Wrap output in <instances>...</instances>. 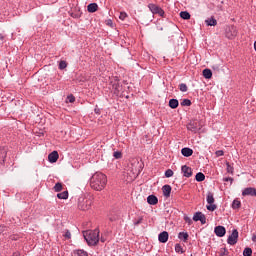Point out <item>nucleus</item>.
Masks as SVG:
<instances>
[{
    "label": "nucleus",
    "mask_w": 256,
    "mask_h": 256,
    "mask_svg": "<svg viewBox=\"0 0 256 256\" xmlns=\"http://www.w3.org/2000/svg\"><path fill=\"white\" fill-rule=\"evenodd\" d=\"M112 89L115 95H119V93H121V91L123 90V86L119 82H114L112 84Z\"/></svg>",
    "instance_id": "2eb2a0df"
},
{
    "label": "nucleus",
    "mask_w": 256,
    "mask_h": 256,
    "mask_svg": "<svg viewBox=\"0 0 256 256\" xmlns=\"http://www.w3.org/2000/svg\"><path fill=\"white\" fill-rule=\"evenodd\" d=\"M180 17L181 19L189 20L191 19V14H189L187 11H182L180 12Z\"/></svg>",
    "instance_id": "c85d7f7f"
},
{
    "label": "nucleus",
    "mask_w": 256,
    "mask_h": 256,
    "mask_svg": "<svg viewBox=\"0 0 256 256\" xmlns=\"http://www.w3.org/2000/svg\"><path fill=\"white\" fill-rule=\"evenodd\" d=\"M232 209H241V201L239 199L233 200Z\"/></svg>",
    "instance_id": "393cba45"
},
{
    "label": "nucleus",
    "mask_w": 256,
    "mask_h": 256,
    "mask_svg": "<svg viewBox=\"0 0 256 256\" xmlns=\"http://www.w3.org/2000/svg\"><path fill=\"white\" fill-rule=\"evenodd\" d=\"M94 112L96 113V115H101V109L99 108H95Z\"/></svg>",
    "instance_id": "de8ad7c7"
},
{
    "label": "nucleus",
    "mask_w": 256,
    "mask_h": 256,
    "mask_svg": "<svg viewBox=\"0 0 256 256\" xmlns=\"http://www.w3.org/2000/svg\"><path fill=\"white\" fill-rule=\"evenodd\" d=\"M48 160L50 163H57L59 160V152L53 151L48 155Z\"/></svg>",
    "instance_id": "4468645a"
},
{
    "label": "nucleus",
    "mask_w": 256,
    "mask_h": 256,
    "mask_svg": "<svg viewBox=\"0 0 256 256\" xmlns=\"http://www.w3.org/2000/svg\"><path fill=\"white\" fill-rule=\"evenodd\" d=\"M107 186V176L101 172H95L90 178V187L94 191H103Z\"/></svg>",
    "instance_id": "f257e3e1"
},
{
    "label": "nucleus",
    "mask_w": 256,
    "mask_h": 256,
    "mask_svg": "<svg viewBox=\"0 0 256 256\" xmlns=\"http://www.w3.org/2000/svg\"><path fill=\"white\" fill-rule=\"evenodd\" d=\"M7 159V147H0V165H5Z\"/></svg>",
    "instance_id": "f8f14e48"
},
{
    "label": "nucleus",
    "mask_w": 256,
    "mask_h": 256,
    "mask_svg": "<svg viewBox=\"0 0 256 256\" xmlns=\"http://www.w3.org/2000/svg\"><path fill=\"white\" fill-rule=\"evenodd\" d=\"M148 9L153 13V15H159L160 17L165 15V11L155 4H148Z\"/></svg>",
    "instance_id": "39448f33"
},
{
    "label": "nucleus",
    "mask_w": 256,
    "mask_h": 256,
    "mask_svg": "<svg viewBox=\"0 0 256 256\" xmlns=\"http://www.w3.org/2000/svg\"><path fill=\"white\" fill-rule=\"evenodd\" d=\"M5 36L3 34H0V41H4Z\"/></svg>",
    "instance_id": "3c124183"
},
{
    "label": "nucleus",
    "mask_w": 256,
    "mask_h": 256,
    "mask_svg": "<svg viewBox=\"0 0 256 256\" xmlns=\"http://www.w3.org/2000/svg\"><path fill=\"white\" fill-rule=\"evenodd\" d=\"M71 15V17H73L74 19H79V14H75V13H71L70 14Z\"/></svg>",
    "instance_id": "49530a36"
},
{
    "label": "nucleus",
    "mask_w": 256,
    "mask_h": 256,
    "mask_svg": "<svg viewBox=\"0 0 256 256\" xmlns=\"http://www.w3.org/2000/svg\"><path fill=\"white\" fill-rule=\"evenodd\" d=\"M159 243H167L169 241V232L163 231L158 235Z\"/></svg>",
    "instance_id": "ddd939ff"
},
{
    "label": "nucleus",
    "mask_w": 256,
    "mask_h": 256,
    "mask_svg": "<svg viewBox=\"0 0 256 256\" xmlns=\"http://www.w3.org/2000/svg\"><path fill=\"white\" fill-rule=\"evenodd\" d=\"M141 223H143V217H139L137 220H134V225H141Z\"/></svg>",
    "instance_id": "a19ab883"
},
{
    "label": "nucleus",
    "mask_w": 256,
    "mask_h": 256,
    "mask_svg": "<svg viewBox=\"0 0 256 256\" xmlns=\"http://www.w3.org/2000/svg\"><path fill=\"white\" fill-rule=\"evenodd\" d=\"M181 171H182L184 177L189 178V177L193 176V170L191 169V167H189L187 165H183L181 167Z\"/></svg>",
    "instance_id": "9b49d317"
},
{
    "label": "nucleus",
    "mask_w": 256,
    "mask_h": 256,
    "mask_svg": "<svg viewBox=\"0 0 256 256\" xmlns=\"http://www.w3.org/2000/svg\"><path fill=\"white\" fill-rule=\"evenodd\" d=\"M93 205V199L91 198H80L78 202V209L81 211H89Z\"/></svg>",
    "instance_id": "7ed1b4c3"
},
{
    "label": "nucleus",
    "mask_w": 256,
    "mask_h": 256,
    "mask_svg": "<svg viewBox=\"0 0 256 256\" xmlns=\"http://www.w3.org/2000/svg\"><path fill=\"white\" fill-rule=\"evenodd\" d=\"M59 69H61V70L67 69V62H65V61H60V63H59Z\"/></svg>",
    "instance_id": "58836bf2"
},
{
    "label": "nucleus",
    "mask_w": 256,
    "mask_h": 256,
    "mask_svg": "<svg viewBox=\"0 0 256 256\" xmlns=\"http://www.w3.org/2000/svg\"><path fill=\"white\" fill-rule=\"evenodd\" d=\"M76 255H78V256H89V253H87V251H85V250L78 249V250H76Z\"/></svg>",
    "instance_id": "f704fd0d"
},
{
    "label": "nucleus",
    "mask_w": 256,
    "mask_h": 256,
    "mask_svg": "<svg viewBox=\"0 0 256 256\" xmlns=\"http://www.w3.org/2000/svg\"><path fill=\"white\" fill-rule=\"evenodd\" d=\"M236 35H237V28L235 26H230L226 29L227 39H235Z\"/></svg>",
    "instance_id": "6e6552de"
},
{
    "label": "nucleus",
    "mask_w": 256,
    "mask_h": 256,
    "mask_svg": "<svg viewBox=\"0 0 256 256\" xmlns=\"http://www.w3.org/2000/svg\"><path fill=\"white\" fill-rule=\"evenodd\" d=\"M58 199H69V192L64 191L57 194Z\"/></svg>",
    "instance_id": "cd10ccee"
},
{
    "label": "nucleus",
    "mask_w": 256,
    "mask_h": 256,
    "mask_svg": "<svg viewBox=\"0 0 256 256\" xmlns=\"http://www.w3.org/2000/svg\"><path fill=\"white\" fill-rule=\"evenodd\" d=\"M206 201L209 205L206 206L208 211H215L217 209V205H215V197L213 196L212 192H208L206 196Z\"/></svg>",
    "instance_id": "20e7f679"
},
{
    "label": "nucleus",
    "mask_w": 256,
    "mask_h": 256,
    "mask_svg": "<svg viewBox=\"0 0 256 256\" xmlns=\"http://www.w3.org/2000/svg\"><path fill=\"white\" fill-rule=\"evenodd\" d=\"M226 171L227 173H230L231 175H233V171H234V168L233 166H231V164L229 162H226Z\"/></svg>",
    "instance_id": "72a5a7b5"
},
{
    "label": "nucleus",
    "mask_w": 256,
    "mask_h": 256,
    "mask_svg": "<svg viewBox=\"0 0 256 256\" xmlns=\"http://www.w3.org/2000/svg\"><path fill=\"white\" fill-rule=\"evenodd\" d=\"M3 231H5V226L0 225V234L3 233Z\"/></svg>",
    "instance_id": "09e8293b"
},
{
    "label": "nucleus",
    "mask_w": 256,
    "mask_h": 256,
    "mask_svg": "<svg viewBox=\"0 0 256 256\" xmlns=\"http://www.w3.org/2000/svg\"><path fill=\"white\" fill-rule=\"evenodd\" d=\"M178 239L184 241V243H187V240L189 239V234L187 232H180L178 234Z\"/></svg>",
    "instance_id": "5701e85b"
},
{
    "label": "nucleus",
    "mask_w": 256,
    "mask_h": 256,
    "mask_svg": "<svg viewBox=\"0 0 256 256\" xmlns=\"http://www.w3.org/2000/svg\"><path fill=\"white\" fill-rule=\"evenodd\" d=\"M169 107L171 109H177V107H179V100L172 98L169 100Z\"/></svg>",
    "instance_id": "412c9836"
},
{
    "label": "nucleus",
    "mask_w": 256,
    "mask_h": 256,
    "mask_svg": "<svg viewBox=\"0 0 256 256\" xmlns=\"http://www.w3.org/2000/svg\"><path fill=\"white\" fill-rule=\"evenodd\" d=\"M83 235L88 245L95 246L99 243V229L86 231Z\"/></svg>",
    "instance_id": "f03ea898"
},
{
    "label": "nucleus",
    "mask_w": 256,
    "mask_h": 256,
    "mask_svg": "<svg viewBox=\"0 0 256 256\" xmlns=\"http://www.w3.org/2000/svg\"><path fill=\"white\" fill-rule=\"evenodd\" d=\"M239 239V231L234 229L230 236H228L227 243L228 245H237V241Z\"/></svg>",
    "instance_id": "423d86ee"
},
{
    "label": "nucleus",
    "mask_w": 256,
    "mask_h": 256,
    "mask_svg": "<svg viewBox=\"0 0 256 256\" xmlns=\"http://www.w3.org/2000/svg\"><path fill=\"white\" fill-rule=\"evenodd\" d=\"M242 197H256V188L247 187L242 191Z\"/></svg>",
    "instance_id": "0eeeda50"
},
{
    "label": "nucleus",
    "mask_w": 256,
    "mask_h": 256,
    "mask_svg": "<svg viewBox=\"0 0 256 256\" xmlns=\"http://www.w3.org/2000/svg\"><path fill=\"white\" fill-rule=\"evenodd\" d=\"M223 181H225V182L230 181V183H233V178L232 177H226V178H223Z\"/></svg>",
    "instance_id": "a18cd8bd"
},
{
    "label": "nucleus",
    "mask_w": 256,
    "mask_h": 256,
    "mask_svg": "<svg viewBox=\"0 0 256 256\" xmlns=\"http://www.w3.org/2000/svg\"><path fill=\"white\" fill-rule=\"evenodd\" d=\"M159 31H163V27H160V28H159Z\"/></svg>",
    "instance_id": "603ef678"
},
{
    "label": "nucleus",
    "mask_w": 256,
    "mask_h": 256,
    "mask_svg": "<svg viewBox=\"0 0 256 256\" xmlns=\"http://www.w3.org/2000/svg\"><path fill=\"white\" fill-rule=\"evenodd\" d=\"M175 252L179 253L180 255H183V253H185V250H183V246H181V244H176L175 245Z\"/></svg>",
    "instance_id": "c756f323"
},
{
    "label": "nucleus",
    "mask_w": 256,
    "mask_h": 256,
    "mask_svg": "<svg viewBox=\"0 0 256 256\" xmlns=\"http://www.w3.org/2000/svg\"><path fill=\"white\" fill-rule=\"evenodd\" d=\"M225 155V152L223 150L216 151V157H223Z\"/></svg>",
    "instance_id": "79ce46f5"
},
{
    "label": "nucleus",
    "mask_w": 256,
    "mask_h": 256,
    "mask_svg": "<svg viewBox=\"0 0 256 256\" xmlns=\"http://www.w3.org/2000/svg\"><path fill=\"white\" fill-rule=\"evenodd\" d=\"M147 203L149 205H157V203H159V198H157L155 195H149L147 197Z\"/></svg>",
    "instance_id": "f3484780"
},
{
    "label": "nucleus",
    "mask_w": 256,
    "mask_h": 256,
    "mask_svg": "<svg viewBox=\"0 0 256 256\" xmlns=\"http://www.w3.org/2000/svg\"><path fill=\"white\" fill-rule=\"evenodd\" d=\"M127 17H128L127 12H120L119 19H121V21H125Z\"/></svg>",
    "instance_id": "c9c22d12"
},
{
    "label": "nucleus",
    "mask_w": 256,
    "mask_h": 256,
    "mask_svg": "<svg viewBox=\"0 0 256 256\" xmlns=\"http://www.w3.org/2000/svg\"><path fill=\"white\" fill-rule=\"evenodd\" d=\"M193 221H200L202 225H205L207 223V217L201 212H196L193 216Z\"/></svg>",
    "instance_id": "1a4fd4ad"
},
{
    "label": "nucleus",
    "mask_w": 256,
    "mask_h": 256,
    "mask_svg": "<svg viewBox=\"0 0 256 256\" xmlns=\"http://www.w3.org/2000/svg\"><path fill=\"white\" fill-rule=\"evenodd\" d=\"M205 24L208 27H215L217 25V20L215 19V17H211L205 20Z\"/></svg>",
    "instance_id": "6ab92c4d"
},
{
    "label": "nucleus",
    "mask_w": 256,
    "mask_h": 256,
    "mask_svg": "<svg viewBox=\"0 0 256 256\" xmlns=\"http://www.w3.org/2000/svg\"><path fill=\"white\" fill-rule=\"evenodd\" d=\"M180 105H181L182 107H191V100H189V99H184V100L181 101Z\"/></svg>",
    "instance_id": "7c9ffc66"
},
{
    "label": "nucleus",
    "mask_w": 256,
    "mask_h": 256,
    "mask_svg": "<svg viewBox=\"0 0 256 256\" xmlns=\"http://www.w3.org/2000/svg\"><path fill=\"white\" fill-rule=\"evenodd\" d=\"M110 221H113V218H110Z\"/></svg>",
    "instance_id": "864d4df0"
},
{
    "label": "nucleus",
    "mask_w": 256,
    "mask_h": 256,
    "mask_svg": "<svg viewBox=\"0 0 256 256\" xmlns=\"http://www.w3.org/2000/svg\"><path fill=\"white\" fill-rule=\"evenodd\" d=\"M162 192H163V195L164 197H171V185H164L162 187Z\"/></svg>",
    "instance_id": "a211bd4d"
},
{
    "label": "nucleus",
    "mask_w": 256,
    "mask_h": 256,
    "mask_svg": "<svg viewBox=\"0 0 256 256\" xmlns=\"http://www.w3.org/2000/svg\"><path fill=\"white\" fill-rule=\"evenodd\" d=\"M181 153L183 157H191L193 155V149L185 147L182 148Z\"/></svg>",
    "instance_id": "aec40b11"
},
{
    "label": "nucleus",
    "mask_w": 256,
    "mask_h": 256,
    "mask_svg": "<svg viewBox=\"0 0 256 256\" xmlns=\"http://www.w3.org/2000/svg\"><path fill=\"white\" fill-rule=\"evenodd\" d=\"M188 131H191L192 133H197V122H190L187 125Z\"/></svg>",
    "instance_id": "4be33fe9"
},
{
    "label": "nucleus",
    "mask_w": 256,
    "mask_h": 256,
    "mask_svg": "<svg viewBox=\"0 0 256 256\" xmlns=\"http://www.w3.org/2000/svg\"><path fill=\"white\" fill-rule=\"evenodd\" d=\"M113 157L116 159H121V157H123V154L119 151H116L113 153Z\"/></svg>",
    "instance_id": "ea45409f"
},
{
    "label": "nucleus",
    "mask_w": 256,
    "mask_h": 256,
    "mask_svg": "<svg viewBox=\"0 0 256 256\" xmlns=\"http://www.w3.org/2000/svg\"><path fill=\"white\" fill-rule=\"evenodd\" d=\"M252 241H253V243H256V234H253Z\"/></svg>",
    "instance_id": "8fccbe9b"
},
{
    "label": "nucleus",
    "mask_w": 256,
    "mask_h": 256,
    "mask_svg": "<svg viewBox=\"0 0 256 256\" xmlns=\"http://www.w3.org/2000/svg\"><path fill=\"white\" fill-rule=\"evenodd\" d=\"M195 179L198 181V183H201L205 179V174H203V172H198Z\"/></svg>",
    "instance_id": "a878e982"
},
{
    "label": "nucleus",
    "mask_w": 256,
    "mask_h": 256,
    "mask_svg": "<svg viewBox=\"0 0 256 256\" xmlns=\"http://www.w3.org/2000/svg\"><path fill=\"white\" fill-rule=\"evenodd\" d=\"M53 189H54L55 193H59V192L63 191V184H61V182H57Z\"/></svg>",
    "instance_id": "bb28decb"
},
{
    "label": "nucleus",
    "mask_w": 256,
    "mask_h": 256,
    "mask_svg": "<svg viewBox=\"0 0 256 256\" xmlns=\"http://www.w3.org/2000/svg\"><path fill=\"white\" fill-rule=\"evenodd\" d=\"M243 256H253V250L249 247L245 248L243 251Z\"/></svg>",
    "instance_id": "2f4dec72"
},
{
    "label": "nucleus",
    "mask_w": 256,
    "mask_h": 256,
    "mask_svg": "<svg viewBox=\"0 0 256 256\" xmlns=\"http://www.w3.org/2000/svg\"><path fill=\"white\" fill-rule=\"evenodd\" d=\"M87 11L88 13H97V11H99V5H97V3H90L87 6Z\"/></svg>",
    "instance_id": "dca6fc26"
},
{
    "label": "nucleus",
    "mask_w": 256,
    "mask_h": 256,
    "mask_svg": "<svg viewBox=\"0 0 256 256\" xmlns=\"http://www.w3.org/2000/svg\"><path fill=\"white\" fill-rule=\"evenodd\" d=\"M68 101L69 103H75V96L73 95L68 96Z\"/></svg>",
    "instance_id": "37998d69"
},
{
    "label": "nucleus",
    "mask_w": 256,
    "mask_h": 256,
    "mask_svg": "<svg viewBox=\"0 0 256 256\" xmlns=\"http://www.w3.org/2000/svg\"><path fill=\"white\" fill-rule=\"evenodd\" d=\"M179 89H180V91H182V93H187V91H188L187 84L181 83V84L179 85Z\"/></svg>",
    "instance_id": "473e14b6"
},
{
    "label": "nucleus",
    "mask_w": 256,
    "mask_h": 256,
    "mask_svg": "<svg viewBox=\"0 0 256 256\" xmlns=\"http://www.w3.org/2000/svg\"><path fill=\"white\" fill-rule=\"evenodd\" d=\"M174 173L173 170L168 169L165 171V177H167L169 179V177H173Z\"/></svg>",
    "instance_id": "e433bc0d"
},
{
    "label": "nucleus",
    "mask_w": 256,
    "mask_h": 256,
    "mask_svg": "<svg viewBox=\"0 0 256 256\" xmlns=\"http://www.w3.org/2000/svg\"><path fill=\"white\" fill-rule=\"evenodd\" d=\"M64 237H65L66 239H70V238H71V232H70L69 230H67V231L65 232Z\"/></svg>",
    "instance_id": "c03bdc74"
},
{
    "label": "nucleus",
    "mask_w": 256,
    "mask_h": 256,
    "mask_svg": "<svg viewBox=\"0 0 256 256\" xmlns=\"http://www.w3.org/2000/svg\"><path fill=\"white\" fill-rule=\"evenodd\" d=\"M203 77L205 79H211V77H213V72L211 71V69H208V68L204 69L203 70Z\"/></svg>",
    "instance_id": "b1692460"
},
{
    "label": "nucleus",
    "mask_w": 256,
    "mask_h": 256,
    "mask_svg": "<svg viewBox=\"0 0 256 256\" xmlns=\"http://www.w3.org/2000/svg\"><path fill=\"white\" fill-rule=\"evenodd\" d=\"M214 233L216 237H225V234L227 233V229H225L224 226L219 225L214 228Z\"/></svg>",
    "instance_id": "9d476101"
},
{
    "label": "nucleus",
    "mask_w": 256,
    "mask_h": 256,
    "mask_svg": "<svg viewBox=\"0 0 256 256\" xmlns=\"http://www.w3.org/2000/svg\"><path fill=\"white\" fill-rule=\"evenodd\" d=\"M184 221L188 225H193V219H191L189 216H184Z\"/></svg>",
    "instance_id": "4c0bfd02"
}]
</instances>
